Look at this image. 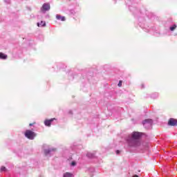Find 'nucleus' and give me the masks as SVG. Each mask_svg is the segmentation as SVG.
<instances>
[{
  "label": "nucleus",
  "mask_w": 177,
  "mask_h": 177,
  "mask_svg": "<svg viewBox=\"0 0 177 177\" xmlns=\"http://www.w3.org/2000/svg\"><path fill=\"white\" fill-rule=\"evenodd\" d=\"M176 28V25H174L173 26L170 27L171 31H174Z\"/></svg>",
  "instance_id": "nucleus-12"
},
{
  "label": "nucleus",
  "mask_w": 177,
  "mask_h": 177,
  "mask_svg": "<svg viewBox=\"0 0 177 177\" xmlns=\"http://www.w3.org/2000/svg\"><path fill=\"white\" fill-rule=\"evenodd\" d=\"M56 18L57 20H61V21H66V17H62L59 15H57Z\"/></svg>",
  "instance_id": "nucleus-6"
},
{
  "label": "nucleus",
  "mask_w": 177,
  "mask_h": 177,
  "mask_svg": "<svg viewBox=\"0 0 177 177\" xmlns=\"http://www.w3.org/2000/svg\"><path fill=\"white\" fill-rule=\"evenodd\" d=\"M25 136L28 139H30V140H34L35 136H37V133L35 132L31 131V130H26L25 132Z\"/></svg>",
  "instance_id": "nucleus-2"
},
{
  "label": "nucleus",
  "mask_w": 177,
  "mask_h": 177,
  "mask_svg": "<svg viewBox=\"0 0 177 177\" xmlns=\"http://www.w3.org/2000/svg\"><path fill=\"white\" fill-rule=\"evenodd\" d=\"M76 164H77V163H75V162H71V165H72L73 167H74V165H76Z\"/></svg>",
  "instance_id": "nucleus-15"
},
{
  "label": "nucleus",
  "mask_w": 177,
  "mask_h": 177,
  "mask_svg": "<svg viewBox=\"0 0 177 177\" xmlns=\"http://www.w3.org/2000/svg\"><path fill=\"white\" fill-rule=\"evenodd\" d=\"M116 153H117V154H120V151H119V150H117V151H116Z\"/></svg>",
  "instance_id": "nucleus-17"
},
{
  "label": "nucleus",
  "mask_w": 177,
  "mask_h": 177,
  "mask_svg": "<svg viewBox=\"0 0 177 177\" xmlns=\"http://www.w3.org/2000/svg\"><path fill=\"white\" fill-rule=\"evenodd\" d=\"M0 171H1V172H3V171L5 172V171H6V167L2 166V167H1Z\"/></svg>",
  "instance_id": "nucleus-11"
},
{
  "label": "nucleus",
  "mask_w": 177,
  "mask_h": 177,
  "mask_svg": "<svg viewBox=\"0 0 177 177\" xmlns=\"http://www.w3.org/2000/svg\"><path fill=\"white\" fill-rule=\"evenodd\" d=\"M0 59H2L3 60H6V59H8V55H5L3 53H0Z\"/></svg>",
  "instance_id": "nucleus-7"
},
{
  "label": "nucleus",
  "mask_w": 177,
  "mask_h": 177,
  "mask_svg": "<svg viewBox=\"0 0 177 177\" xmlns=\"http://www.w3.org/2000/svg\"><path fill=\"white\" fill-rule=\"evenodd\" d=\"M64 177H74V176L71 173L66 172L64 174Z\"/></svg>",
  "instance_id": "nucleus-10"
},
{
  "label": "nucleus",
  "mask_w": 177,
  "mask_h": 177,
  "mask_svg": "<svg viewBox=\"0 0 177 177\" xmlns=\"http://www.w3.org/2000/svg\"><path fill=\"white\" fill-rule=\"evenodd\" d=\"M37 26L38 27H45V26H46V24L45 23V21H41L40 24H37Z\"/></svg>",
  "instance_id": "nucleus-9"
},
{
  "label": "nucleus",
  "mask_w": 177,
  "mask_h": 177,
  "mask_svg": "<svg viewBox=\"0 0 177 177\" xmlns=\"http://www.w3.org/2000/svg\"><path fill=\"white\" fill-rule=\"evenodd\" d=\"M34 124H35V122L30 123V124H29V127H32V126L34 125Z\"/></svg>",
  "instance_id": "nucleus-16"
},
{
  "label": "nucleus",
  "mask_w": 177,
  "mask_h": 177,
  "mask_svg": "<svg viewBox=\"0 0 177 177\" xmlns=\"http://www.w3.org/2000/svg\"><path fill=\"white\" fill-rule=\"evenodd\" d=\"M53 120L55 119H50V120H46L44 121V124L46 125V127H50L52 122L53 121Z\"/></svg>",
  "instance_id": "nucleus-5"
},
{
  "label": "nucleus",
  "mask_w": 177,
  "mask_h": 177,
  "mask_svg": "<svg viewBox=\"0 0 177 177\" xmlns=\"http://www.w3.org/2000/svg\"><path fill=\"white\" fill-rule=\"evenodd\" d=\"M44 153H45V154H46V155H48V154H49V153H50V150H49V149H46V150L44 151Z\"/></svg>",
  "instance_id": "nucleus-13"
},
{
  "label": "nucleus",
  "mask_w": 177,
  "mask_h": 177,
  "mask_svg": "<svg viewBox=\"0 0 177 177\" xmlns=\"http://www.w3.org/2000/svg\"><path fill=\"white\" fill-rule=\"evenodd\" d=\"M133 177H139V176L135 174Z\"/></svg>",
  "instance_id": "nucleus-18"
},
{
  "label": "nucleus",
  "mask_w": 177,
  "mask_h": 177,
  "mask_svg": "<svg viewBox=\"0 0 177 177\" xmlns=\"http://www.w3.org/2000/svg\"><path fill=\"white\" fill-rule=\"evenodd\" d=\"M118 86H119L120 88V86H122V80H120L119 83L118 84Z\"/></svg>",
  "instance_id": "nucleus-14"
},
{
  "label": "nucleus",
  "mask_w": 177,
  "mask_h": 177,
  "mask_svg": "<svg viewBox=\"0 0 177 177\" xmlns=\"http://www.w3.org/2000/svg\"><path fill=\"white\" fill-rule=\"evenodd\" d=\"M41 12H46L48 10H50V4L46 3H44L41 8Z\"/></svg>",
  "instance_id": "nucleus-3"
},
{
  "label": "nucleus",
  "mask_w": 177,
  "mask_h": 177,
  "mask_svg": "<svg viewBox=\"0 0 177 177\" xmlns=\"http://www.w3.org/2000/svg\"><path fill=\"white\" fill-rule=\"evenodd\" d=\"M132 140L129 141V145L131 147H139L140 146V141L139 139L142 138V133L134 131L131 133Z\"/></svg>",
  "instance_id": "nucleus-1"
},
{
  "label": "nucleus",
  "mask_w": 177,
  "mask_h": 177,
  "mask_svg": "<svg viewBox=\"0 0 177 177\" xmlns=\"http://www.w3.org/2000/svg\"><path fill=\"white\" fill-rule=\"evenodd\" d=\"M153 122V120L151 119H146L143 121L142 124H151Z\"/></svg>",
  "instance_id": "nucleus-8"
},
{
  "label": "nucleus",
  "mask_w": 177,
  "mask_h": 177,
  "mask_svg": "<svg viewBox=\"0 0 177 177\" xmlns=\"http://www.w3.org/2000/svg\"><path fill=\"white\" fill-rule=\"evenodd\" d=\"M168 125H169L170 127H176L177 120L174 118H170L168 121Z\"/></svg>",
  "instance_id": "nucleus-4"
}]
</instances>
